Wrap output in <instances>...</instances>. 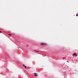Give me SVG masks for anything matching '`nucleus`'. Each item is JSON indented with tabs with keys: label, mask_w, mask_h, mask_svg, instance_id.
I'll list each match as a JSON object with an SVG mask.
<instances>
[{
	"label": "nucleus",
	"mask_w": 78,
	"mask_h": 78,
	"mask_svg": "<svg viewBox=\"0 0 78 78\" xmlns=\"http://www.w3.org/2000/svg\"><path fill=\"white\" fill-rule=\"evenodd\" d=\"M73 56H75L76 57L77 56V55H76V53H74L73 55Z\"/></svg>",
	"instance_id": "1"
},
{
	"label": "nucleus",
	"mask_w": 78,
	"mask_h": 78,
	"mask_svg": "<svg viewBox=\"0 0 78 78\" xmlns=\"http://www.w3.org/2000/svg\"><path fill=\"white\" fill-rule=\"evenodd\" d=\"M34 75L35 76H37V73H34Z\"/></svg>",
	"instance_id": "2"
},
{
	"label": "nucleus",
	"mask_w": 78,
	"mask_h": 78,
	"mask_svg": "<svg viewBox=\"0 0 78 78\" xmlns=\"http://www.w3.org/2000/svg\"><path fill=\"white\" fill-rule=\"evenodd\" d=\"M41 45H47V44L44 43H41Z\"/></svg>",
	"instance_id": "3"
},
{
	"label": "nucleus",
	"mask_w": 78,
	"mask_h": 78,
	"mask_svg": "<svg viewBox=\"0 0 78 78\" xmlns=\"http://www.w3.org/2000/svg\"><path fill=\"white\" fill-rule=\"evenodd\" d=\"M9 36H11V34H9Z\"/></svg>",
	"instance_id": "4"
},
{
	"label": "nucleus",
	"mask_w": 78,
	"mask_h": 78,
	"mask_svg": "<svg viewBox=\"0 0 78 78\" xmlns=\"http://www.w3.org/2000/svg\"><path fill=\"white\" fill-rule=\"evenodd\" d=\"M25 68L26 69H27V66H25Z\"/></svg>",
	"instance_id": "5"
},
{
	"label": "nucleus",
	"mask_w": 78,
	"mask_h": 78,
	"mask_svg": "<svg viewBox=\"0 0 78 78\" xmlns=\"http://www.w3.org/2000/svg\"><path fill=\"white\" fill-rule=\"evenodd\" d=\"M76 16H78V14H76Z\"/></svg>",
	"instance_id": "6"
},
{
	"label": "nucleus",
	"mask_w": 78,
	"mask_h": 78,
	"mask_svg": "<svg viewBox=\"0 0 78 78\" xmlns=\"http://www.w3.org/2000/svg\"><path fill=\"white\" fill-rule=\"evenodd\" d=\"M36 51V52H39V51Z\"/></svg>",
	"instance_id": "7"
},
{
	"label": "nucleus",
	"mask_w": 78,
	"mask_h": 78,
	"mask_svg": "<svg viewBox=\"0 0 78 78\" xmlns=\"http://www.w3.org/2000/svg\"><path fill=\"white\" fill-rule=\"evenodd\" d=\"M23 66L24 67H25V66L24 65H23Z\"/></svg>",
	"instance_id": "8"
},
{
	"label": "nucleus",
	"mask_w": 78,
	"mask_h": 78,
	"mask_svg": "<svg viewBox=\"0 0 78 78\" xmlns=\"http://www.w3.org/2000/svg\"><path fill=\"white\" fill-rule=\"evenodd\" d=\"M0 33H2V31H0Z\"/></svg>",
	"instance_id": "9"
}]
</instances>
